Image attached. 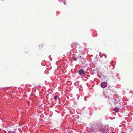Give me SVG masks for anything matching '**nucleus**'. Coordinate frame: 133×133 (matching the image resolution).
<instances>
[{"mask_svg": "<svg viewBox=\"0 0 133 133\" xmlns=\"http://www.w3.org/2000/svg\"><path fill=\"white\" fill-rule=\"evenodd\" d=\"M79 74L81 75L84 74V71L83 70L81 69L79 70Z\"/></svg>", "mask_w": 133, "mask_h": 133, "instance_id": "7ed1b4c3", "label": "nucleus"}, {"mask_svg": "<svg viewBox=\"0 0 133 133\" xmlns=\"http://www.w3.org/2000/svg\"><path fill=\"white\" fill-rule=\"evenodd\" d=\"M114 110V111L116 112H118L119 111V109L118 107H116L115 108Z\"/></svg>", "mask_w": 133, "mask_h": 133, "instance_id": "20e7f679", "label": "nucleus"}, {"mask_svg": "<svg viewBox=\"0 0 133 133\" xmlns=\"http://www.w3.org/2000/svg\"><path fill=\"white\" fill-rule=\"evenodd\" d=\"M73 59L74 61H76L77 60L76 58L75 57H73Z\"/></svg>", "mask_w": 133, "mask_h": 133, "instance_id": "423d86ee", "label": "nucleus"}, {"mask_svg": "<svg viewBox=\"0 0 133 133\" xmlns=\"http://www.w3.org/2000/svg\"><path fill=\"white\" fill-rule=\"evenodd\" d=\"M110 133H114V132H112V133H111V132Z\"/></svg>", "mask_w": 133, "mask_h": 133, "instance_id": "1a4fd4ad", "label": "nucleus"}, {"mask_svg": "<svg viewBox=\"0 0 133 133\" xmlns=\"http://www.w3.org/2000/svg\"><path fill=\"white\" fill-rule=\"evenodd\" d=\"M109 128L107 126H101L99 131L102 133H108L109 132Z\"/></svg>", "mask_w": 133, "mask_h": 133, "instance_id": "f257e3e1", "label": "nucleus"}, {"mask_svg": "<svg viewBox=\"0 0 133 133\" xmlns=\"http://www.w3.org/2000/svg\"><path fill=\"white\" fill-rule=\"evenodd\" d=\"M107 86V83L105 82H103L101 84V86L102 88H104L106 87Z\"/></svg>", "mask_w": 133, "mask_h": 133, "instance_id": "f03ea898", "label": "nucleus"}, {"mask_svg": "<svg viewBox=\"0 0 133 133\" xmlns=\"http://www.w3.org/2000/svg\"><path fill=\"white\" fill-rule=\"evenodd\" d=\"M64 4L65 5V4L66 3H65V1H64Z\"/></svg>", "mask_w": 133, "mask_h": 133, "instance_id": "0eeeda50", "label": "nucleus"}, {"mask_svg": "<svg viewBox=\"0 0 133 133\" xmlns=\"http://www.w3.org/2000/svg\"><path fill=\"white\" fill-rule=\"evenodd\" d=\"M87 97L85 98H84V100L85 101H86V98Z\"/></svg>", "mask_w": 133, "mask_h": 133, "instance_id": "6e6552de", "label": "nucleus"}, {"mask_svg": "<svg viewBox=\"0 0 133 133\" xmlns=\"http://www.w3.org/2000/svg\"><path fill=\"white\" fill-rule=\"evenodd\" d=\"M58 96H55L54 97V99L55 100L57 99L58 98Z\"/></svg>", "mask_w": 133, "mask_h": 133, "instance_id": "39448f33", "label": "nucleus"}]
</instances>
